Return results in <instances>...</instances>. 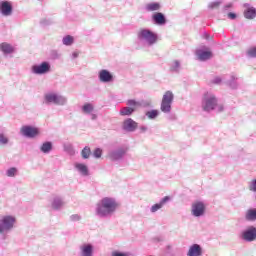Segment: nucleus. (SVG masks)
I'll use <instances>...</instances> for the list:
<instances>
[{"mask_svg": "<svg viewBox=\"0 0 256 256\" xmlns=\"http://www.w3.org/2000/svg\"><path fill=\"white\" fill-rule=\"evenodd\" d=\"M119 209V202L113 197H104L97 202L95 207V214L100 219H107Z\"/></svg>", "mask_w": 256, "mask_h": 256, "instance_id": "obj_1", "label": "nucleus"}, {"mask_svg": "<svg viewBox=\"0 0 256 256\" xmlns=\"http://www.w3.org/2000/svg\"><path fill=\"white\" fill-rule=\"evenodd\" d=\"M137 49H145L146 47H153L159 41V35L149 28H140L137 31Z\"/></svg>", "mask_w": 256, "mask_h": 256, "instance_id": "obj_2", "label": "nucleus"}, {"mask_svg": "<svg viewBox=\"0 0 256 256\" xmlns=\"http://www.w3.org/2000/svg\"><path fill=\"white\" fill-rule=\"evenodd\" d=\"M15 225H17V217L15 215L6 214L0 216V235L3 237L9 235L15 229Z\"/></svg>", "mask_w": 256, "mask_h": 256, "instance_id": "obj_3", "label": "nucleus"}, {"mask_svg": "<svg viewBox=\"0 0 256 256\" xmlns=\"http://www.w3.org/2000/svg\"><path fill=\"white\" fill-rule=\"evenodd\" d=\"M67 97L59 92L50 91L44 94L45 105H55L56 107H65L67 105Z\"/></svg>", "mask_w": 256, "mask_h": 256, "instance_id": "obj_4", "label": "nucleus"}, {"mask_svg": "<svg viewBox=\"0 0 256 256\" xmlns=\"http://www.w3.org/2000/svg\"><path fill=\"white\" fill-rule=\"evenodd\" d=\"M30 71L32 75H48V73H51V62L42 61L39 64H34Z\"/></svg>", "mask_w": 256, "mask_h": 256, "instance_id": "obj_5", "label": "nucleus"}, {"mask_svg": "<svg viewBox=\"0 0 256 256\" xmlns=\"http://www.w3.org/2000/svg\"><path fill=\"white\" fill-rule=\"evenodd\" d=\"M217 107V97H215L213 94L207 92L204 94L203 100H202V109L203 111H213Z\"/></svg>", "mask_w": 256, "mask_h": 256, "instance_id": "obj_6", "label": "nucleus"}, {"mask_svg": "<svg viewBox=\"0 0 256 256\" xmlns=\"http://www.w3.org/2000/svg\"><path fill=\"white\" fill-rule=\"evenodd\" d=\"M173 92L167 91L162 97L161 111L163 113H169L171 111V103H173L174 99Z\"/></svg>", "mask_w": 256, "mask_h": 256, "instance_id": "obj_7", "label": "nucleus"}, {"mask_svg": "<svg viewBox=\"0 0 256 256\" xmlns=\"http://www.w3.org/2000/svg\"><path fill=\"white\" fill-rule=\"evenodd\" d=\"M0 15L2 17H11L13 15V2L7 0L0 1Z\"/></svg>", "mask_w": 256, "mask_h": 256, "instance_id": "obj_8", "label": "nucleus"}, {"mask_svg": "<svg viewBox=\"0 0 256 256\" xmlns=\"http://www.w3.org/2000/svg\"><path fill=\"white\" fill-rule=\"evenodd\" d=\"M20 133L21 135L27 137L28 139H33L37 137V135H39V128L25 125L21 127Z\"/></svg>", "mask_w": 256, "mask_h": 256, "instance_id": "obj_9", "label": "nucleus"}, {"mask_svg": "<svg viewBox=\"0 0 256 256\" xmlns=\"http://www.w3.org/2000/svg\"><path fill=\"white\" fill-rule=\"evenodd\" d=\"M126 153H127V150L125 147H118L111 150L108 153V157L109 159H111V161H121V159L125 157Z\"/></svg>", "mask_w": 256, "mask_h": 256, "instance_id": "obj_10", "label": "nucleus"}, {"mask_svg": "<svg viewBox=\"0 0 256 256\" xmlns=\"http://www.w3.org/2000/svg\"><path fill=\"white\" fill-rule=\"evenodd\" d=\"M98 81L100 83H113V81H115V76L111 71L102 69L98 72Z\"/></svg>", "mask_w": 256, "mask_h": 256, "instance_id": "obj_11", "label": "nucleus"}, {"mask_svg": "<svg viewBox=\"0 0 256 256\" xmlns=\"http://www.w3.org/2000/svg\"><path fill=\"white\" fill-rule=\"evenodd\" d=\"M95 253V246L91 243H84L79 246V256H93Z\"/></svg>", "mask_w": 256, "mask_h": 256, "instance_id": "obj_12", "label": "nucleus"}, {"mask_svg": "<svg viewBox=\"0 0 256 256\" xmlns=\"http://www.w3.org/2000/svg\"><path fill=\"white\" fill-rule=\"evenodd\" d=\"M138 125L139 124L135 120L127 118L123 121L122 129L124 131H127L128 133H133L134 131L137 130Z\"/></svg>", "mask_w": 256, "mask_h": 256, "instance_id": "obj_13", "label": "nucleus"}, {"mask_svg": "<svg viewBox=\"0 0 256 256\" xmlns=\"http://www.w3.org/2000/svg\"><path fill=\"white\" fill-rule=\"evenodd\" d=\"M205 213V204L203 202H194L192 204V215L194 217H201Z\"/></svg>", "mask_w": 256, "mask_h": 256, "instance_id": "obj_14", "label": "nucleus"}, {"mask_svg": "<svg viewBox=\"0 0 256 256\" xmlns=\"http://www.w3.org/2000/svg\"><path fill=\"white\" fill-rule=\"evenodd\" d=\"M65 206V200L61 196H54L51 201V207L54 211H59Z\"/></svg>", "mask_w": 256, "mask_h": 256, "instance_id": "obj_15", "label": "nucleus"}, {"mask_svg": "<svg viewBox=\"0 0 256 256\" xmlns=\"http://www.w3.org/2000/svg\"><path fill=\"white\" fill-rule=\"evenodd\" d=\"M126 105H128L129 107H136V109H139V107H151V102L150 101H137L135 99H129L126 102Z\"/></svg>", "mask_w": 256, "mask_h": 256, "instance_id": "obj_16", "label": "nucleus"}, {"mask_svg": "<svg viewBox=\"0 0 256 256\" xmlns=\"http://www.w3.org/2000/svg\"><path fill=\"white\" fill-rule=\"evenodd\" d=\"M242 239H244V241H255L256 239V228L251 226L249 227L246 231H244L242 233Z\"/></svg>", "mask_w": 256, "mask_h": 256, "instance_id": "obj_17", "label": "nucleus"}, {"mask_svg": "<svg viewBox=\"0 0 256 256\" xmlns=\"http://www.w3.org/2000/svg\"><path fill=\"white\" fill-rule=\"evenodd\" d=\"M74 169H76L82 177H89V167H87V165L76 162L74 164Z\"/></svg>", "mask_w": 256, "mask_h": 256, "instance_id": "obj_18", "label": "nucleus"}, {"mask_svg": "<svg viewBox=\"0 0 256 256\" xmlns=\"http://www.w3.org/2000/svg\"><path fill=\"white\" fill-rule=\"evenodd\" d=\"M188 256H201L203 255V249L201 248V246L199 244H193L192 246H190L188 252H187Z\"/></svg>", "mask_w": 256, "mask_h": 256, "instance_id": "obj_19", "label": "nucleus"}, {"mask_svg": "<svg viewBox=\"0 0 256 256\" xmlns=\"http://www.w3.org/2000/svg\"><path fill=\"white\" fill-rule=\"evenodd\" d=\"M161 9V3L159 2H150L145 4L144 11L147 13H153L154 11H159Z\"/></svg>", "mask_w": 256, "mask_h": 256, "instance_id": "obj_20", "label": "nucleus"}, {"mask_svg": "<svg viewBox=\"0 0 256 256\" xmlns=\"http://www.w3.org/2000/svg\"><path fill=\"white\" fill-rule=\"evenodd\" d=\"M135 111H137V107L136 106H126L120 109V115L121 117H131L132 113H135Z\"/></svg>", "mask_w": 256, "mask_h": 256, "instance_id": "obj_21", "label": "nucleus"}, {"mask_svg": "<svg viewBox=\"0 0 256 256\" xmlns=\"http://www.w3.org/2000/svg\"><path fill=\"white\" fill-rule=\"evenodd\" d=\"M0 51H2L4 55H11L15 53V48L11 44L2 43L0 44Z\"/></svg>", "mask_w": 256, "mask_h": 256, "instance_id": "obj_22", "label": "nucleus"}, {"mask_svg": "<svg viewBox=\"0 0 256 256\" xmlns=\"http://www.w3.org/2000/svg\"><path fill=\"white\" fill-rule=\"evenodd\" d=\"M197 57L199 61H207L208 59H211V57H213V52L198 50Z\"/></svg>", "mask_w": 256, "mask_h": 256, "instance_id": "obj_23", "label": "nucleus"}, {"mask_svg": "<svg viewBox=\"0 0 256 256\" xmlns=\"http://www.w3.org/2000/svg\"><path fill=\"white\" fill-rule=\"evenodd\" d=\"M40 151L45 154L51 153V151H53V143L49 141L44 142L40 147Z\"/></svg>", "mask_w": 256, "mask_h": 256, "instance_id": "obj_24", "label": "nucleus"}, {"mask_svg": "<svg viewBox=\"0 0 256 256\" xmlns=\"http://www.w3.org/2000/svg\"><path fill=\"white\" fill-rule=\"evenodd\" d=\"M93 111H95V106L91 103H85L82 106V113H84V115H91Z\"/></svg>", "mask_w": 256, "mask_h": 256, "instance_id": "obj_25", "label": "nucleus"}, {"mask_svg": "<svg viewBox=\"0 0 256 256\" xmlns=\"http://www.w3.org/2000/svg\"><path fill=\"white\" fill-rule=\"evenodd\" d=\"M62 43L66 47H71V45H73V43H75V38L71 35H66L62 39Z\"/></svg>", "mask_w": 256, "mask_h": 256, "instance_id": "obj_26", "label": "nucleus"}, {"mask_svg": "<svg viewBox=\"0 0 256 256\" xmlns=\"http://www.w3.org/2000/svg\"><path fill=\"white\" fill-rule=\"evenodd\" d=\"M244 17L246 19H255L256 9L253 7L248 8L246 11H244Z\"/></svg>", "mask_w": 256, "mask_h": 256, "instance_id": "obj_27", "label": "nucleus"}, {"mask_svg": "<svg viewBox=\"0 0 256 256\" xmlns=\"http://www.w3.org/2000/svg\"><path fill=\"white\" fill-rule=\"evenodd\" d=\"M245 217L247 221H256V209H249Z\"/></svg>", "mask_w": 256, "mask_h": 256, "instance_id": "obj_28", "label": "nucleus"}, {"mask_svg": "<svg viewBox=\"0 0 256 256\" xmlns=\"http://www.w3.org/2000/svg\"><path fill=\"white\" fill-rule=\"evenodd\" d=\"M145 117H147V119H150V120L157 119V117H159V111L158 110L147 111L145 113Z\"/></svg>", "mask_w": 256, "mask_h": 256, "instance_id": "obj_29", "label": "nucleus"}, {"mask_svg": "<svg viewBox=\"0 0 256 256\" xmlns=\"http://www.w3.org/2000/svg\"><path fill=\"white\" fill-rule=\"evenodd\" d=\"M82 158L89 159L91 157V148L89 146H85L81 151Z\"/></svg>", "mask_w": 256, "mask_h": 256, "instance_id": "obj_30", "label": "nucleus"}, {"mask_svg": "<svg viewBox=\"0 0 256 256\" xmlns=\"http://www.w3.org/2000/svg\"><path fill=\"white\" fill-rule=\"evenodd\" d=\"M152 21L155 25H161V12L153 14Z\"/></svg>", "mask_w": 256, "mask_h": 256, "instance_id": "obj_31", "label": "nucleus"}, {"mask_svg": "<svg viewBox=\"0 0 256 256\" xmlns=\"http://www.w3.org/2000/svg\"><path fill=\"white\" fill-rule=\"evenodd\" d=\"M17 168L15 167H12V168H9L7 171H6V175L7 177H16L17 176Z\"/></svg>", "mask_w": 256, "mask_h": 256, "instance_id": "obj_32", "label": "nucleus"}, {"mask_svg": "<svg viewBox=\"0 0 256 256\" xmlns=\"http://www.w3.org/2000/svg\"><path fill=\"white\" fill-rule=\"evenodd\" d=\"M102 155H103V150L101 148H96L93 152V157H95V159H101Z\"/></svg>", "mask_w": 256, "mask_h": 256, "instance_id": "obj_33", "label": "nucleus"}, {"mask_svg": "<svg viewBox=\"0 0 256 256\" xmlns=\"http://www.w3.org/2000/svg\"><path fill=\"white\" fill-rule=\"evenodd\" d=\"M9 143V138L5 134L0 133V145H7Z\"/></svg>", "mask_w": 256, "mask_h": 256, "instance_id": "obj_34", "label": "nucleus"}, {"mask_svg": "<svg viewBox=\"0 0 256 256\" xmlns=\"http://www.w3.org/2000/svg\"><path fill=\"white\" fill-rule=\"evenodd\" d=\"M111 256H131L129 252L113 251Z\"/></svg>", "mask_w": 256, "mask_h": 256, "instance_id": "obj_35", "label": "nucleus"}, {"mask_svg": "<svg viewBox=\"0 0 256 256\" xmlns=\"http://www.w3.org/2000/svg\"><path fill=\"white\" fill-rule=\"evenodd\" d=\"M51 23H53V21L47 18H42L40 20V25H42V27H47V25H51Z\"/></svg>", "mask_w": 256, "mask_h": 256, "instance_id": "obj_36", "label": "nucleus"}, {"mask_svg": "<svg viewBox=\"0 0 256 256\" xmlns=\"http://www.w3.org/2000/svg\"><path fill=\"white\" fill-rule=\"evenodd\" d=\"M159 209H161V203L154 204V205L150 208V211H151L152 213H157V211H159Z\"/></svg>", "mask_w": 256, "mask_h": 256, "instance_id": "obj_37", "label": "nucleus"}, {"mask_svg": "<svg viewBox=\"0 0 256 256\" xmlns=\"http://www.w3.org/2000/svg\"><path fill=\"white\" fill-rule=\"evenodd\" d=\"M247 55H248L249 57H256V47L250 48V49L247 51Z\"/></svg>", "mask_w": 256, "mask_h": 256, "instance_id": "obj_38", "label": "nucleus"}, {"mask_svg": "<svg viewBox=\"0 0 256 256\" xmlns=\"http://www.w3.org/2000/svg\"><path fill=\"white\" fill-rule=\"evenodd\" d=\"M81 219V215L79 214H73L70 216V221L77 222Z\"/></svg>", "mask_w": 256, "mask_h": 256, "instance_id": "obj_39", "label": "nucleus"}, {"mask_svg": "<svg viewBox=\"0 0 256 256\" xmlns=\"http://www.w3.org/2000/svg\"><path fill=\"white\" fill-rule=\"evenodd\" d=\"M250 191H256V179L251 181V184L249 186Z\"/></svg>", "mask_w": 256, "mask_h": 256, "instance_id": "obj_40", "label": "nucleus"}, {"mask_svg": "<svg viewBox=\"0 0 256 256\" xmlns=\"http://www.w3.org/2000/svg\"><path fill=\"white\" fill-rule=\"evenodd\" d=\"M140 133H147V131L149 130V128L145 125H142L139 127Z\"/></svg>", "mask_w": 256, "mask_h": 256, "instance_id": "obj_41", "label": "nucleus"}, {"mask_svg": "<svg viewBox=\"0 0 256 256\" xmlns=\"http://www.w3.org/2000/svg\"><path fill=\"white\" fill-rule=\"evenodd\" d=\"M51 55H52L53 59H59V57H61V55H59V53L55 50H53L51 52Z\"/></svg>", "mask_w": 256, "mask_h": 256, "instance_id": "obj_42", "label": "nucleus"}, {"mask_svg": "<svg viewBox=\"0 0 256 256\" xmlns=\"http://www.w3.org/2000/svg\"><path fill=\"white\" fill-rule=\"evenodd\" d=\"M221 5V2H213L209 5L210 9H215L216 7H219Z\"/></svg>", "mask_w": 256, "mask_h": 256, "instance_id": "obj_43", "label": "nucleus"}, {"mask_svg": "<svg viewBox=\"0 0 256 256\" xmlns=\"http://www.w3.org/2000/svg\"><path fill=\"white\" fill-rule=\"evenodd\" d=\"M228 17H229V19H236L237 15L233 12H230V13H228Z\"/></svg>", "mask_w": 256, "mask_h": 256, "instance_id": "obj_44", "label": "nucleus"}, {"mask_svg": "<svg viewBox=\"0 0 256 256\" xmlns=\"http://www.w3.org/2000/svg\"><path fill=\"white\" fill-rule=\"evenodd\" d=\"M169 200H171V197L166 196L162 199V203H167Z\"/></svg>", "mask_w": 256, "mask_h": 256, "instance_id": "obj_45", "label": "nucleus"}, {"mask_svg": "<svg viewBox=\"0 0 256 256\" xmlns=\"http://www.w3.org/2000/svg\"><path fill=\"white\" fill-rule=\"evenodd\" d=\"M92 121H97V114H93V112L90 114Z\"/></svg>", "mask_w": 256, "mask_h": 256, "instance_id": "obj_46", "label": "nucleus"}, {"mask_svg": "<svg viewBox=\"0 0 256 256\" xmlns=\"http://www.w3.org/2000/svg\"><path fill=\"white\" fill-rule=\"evenodd\" d=\"M77 57H79V53L78 52H74L72 54V59H77Z\"/></svg>", "mask_w": 256, "mask_h": 256, "instance_id": "obj_47", "label": "nucleus"}, {"mask_svg": "<svg viewBox=\"0 0 256 256\" xmlns=\"http://www.w3.org/2000/svg\"><path fill=\"white\" fill-rule=\"evenodd\" d=\"M161 25H165V16L161 14Z\"/></svg>", "mask_w": 256, "mask_h": 256, "instance_id": "obj_48", "label": "nucleus"}, {"mask_svg": "<svg viewBox=\"0 0 256 256\" xmlns=\"http://www.w3.org/2000/svg\"><path fill=\"white\" fill-rule=\"evenodd\" d=\"M174 64L176 67H179V62L175 61Z\"/></svg>", "mask_w": 256, "mask_h": 256, "instance_id": "obj_49", "label": "nucleus"}, {"mask_svg": "<svg viewBox=\"0 0 256 256\" xmlns=\"http://www.w3.org/2000/svg\"><path fill=\"white\" fill-rule=\"evenodd\" d=\"M219 111H223V105L219 106Z\"/></svg>", "mask_w": 256, "mask_h": 256, "instance_id": "obj_50", "label": "nucleus"}, {"mask_svg": "<svg viewBox=\"0 0 256 256\" xmlns=\"http://www.w3.org/2000/svg\"><path fill=\"white\" fill-rule=\"evenodd\" d=\"M221 80L219 78L216 79L215 83H219Z\"/></svg>", "mask_w": 256, "mask_h": 256, "instance_id": "obj_51", "label": "nucleus"}]
</instances>
